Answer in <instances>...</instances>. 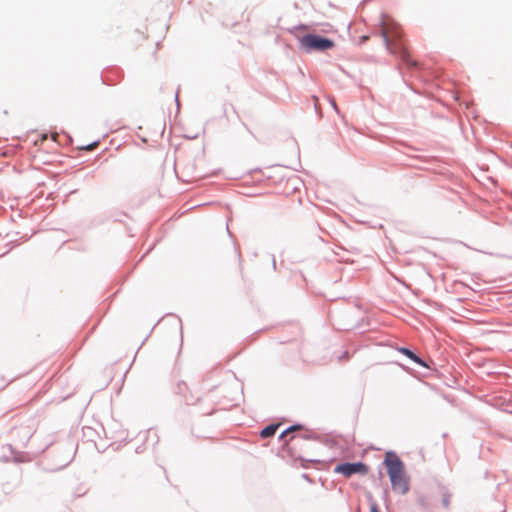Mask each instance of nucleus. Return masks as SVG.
Returning <instances> with one entry per match:
<instances>
[{"mask_svg": "<svg viewBox=\"0 0 512 512\" xmlns=\"http://www.w3.org/2000/svg\"><path fill=\"white\" fill-rule=\"evenodd\" d=\"M334 471L336 473L342 474L345 477H350L354 474H366L368 472V468L365 464L358 463H343L339 464L335 467Z\"/></svg>", "mask_w": 512, "mask_h": 512, "instance_id": "6", "label": "nucleus"}, {"mask_svg": "<svg viewBox=\"0 0 512 512\" xmlns=\"http://www.w3.org/2000/svg\"><path fill=\"white\" fill-rule=\"evenodd\" d=\"M279 427V424H272V425H268L267 427H265L261 432H260V436L262 438H268V437H271L273 436L277 429Z\"/></svg>", "mask_w": 512, "mask_h": 512, "instance_id": "7", "label": "nucleus"}, {"mask_svg": "<svg viewBox=\"0 0 512 512\" xmlns=\"http://www.w3.org/2000/svg\"><path fill=\"white\" fill-rule=\"evenodd\" d=\"M443 504H444L445 507L449 506V498L447 496L444 497Z\"/></svg>", "mask_w": 512, "mask_h": 512, "instance_id": "12", "label": "nucleus"}, {"mask_svg": "<svg viewBox=\"0 0 512 512\" xmlns=\"http://www.w3.org/2000/svg\"><path fill=\"white\" fill-rule=\"evenodd\" d=\"M147 39H148V36L145 33L141 32V31H137L134 35L133 41H134L136 47L139 48L142 46V42L146 41Z\"/></svg>", "mask_w": 512, "mask_h": 512, "instance_id": "9", "label": "nucleus"}, {"mask_svg": "<svg viewBox=\"0 0 512 512\" xmlns=\"http://www.w3.org/2000/svg\"><path fill=\"white\" fill-rule=\"evenodd\" d=\"M300 47L306 52L326 51L334 47V42L328 38L307 34L299 38Z\"/></svg>", "mask_w": 512, "mask_h": 512, "instance_id": "2", "label": "nucleus"}, {"mask_svg": "<svg viewBox=\"0 0 512 512\" xmlns=\"http://www.w3.org/2000/svg\"><path fill=\"white\" fill-rule=\"evenodd\" d=\"M399 351L404 354L405 356H407L409 359H411L413 362L419 364V365H425L424 362L416 355L414 354L412 351H410L409 349L407 348H400Z\"/></svg>", "mask_w": 512, "mask_h": 512, "instance_id": "8", "label": "nucleus"}, {"mask_svg": "<svg viewBox=\"0 0 512 512\" xmlns=\"http://www.w3.org/2000/svg\"><path fill=\"white\" fill-rule=\"evenodd\" d=\"M98 146V142H94L88 146H85V147H81V149H84V150H87V151H91V150H94L96 147Z\"/></svg>", "mask_w": 512, "mask_h": 512, "instance_id": "11", "label": "nucleus"}, {"mask_svg": "<svg viewBox=\"0 0 512 512\" xmlns=\"http://www.w3.org/2000/svg\"><path fill=\"white\" fill-rule=\"evenodd\" d=\"M300 429V426L299 425H294V426H291L289 427L288 429H286L285 431H283L280 435V438H284L286 437L289 433L291 432H294L296 430H299Z\"/></svg>", "mask_w": 512, "mask_h": 512, "instance_id": "10", "label": "nucleus"}, {"mask_svg": "<svg viewBox=\"0 0 512 512\" xmlns=\"http://www.w3.org/2000/svg\"><path fill=\"white\" fill-rule=\"evenodd\" d=\"M392 54L398 55L402 62L405 63L408 67H416L417 62L411 59V55L406 47L402 38L399 39H391V46L386 47Z\"/></svg>", "mask_w": 512, "mask_h": 512, "instance_id": "5", "label": "nucleus"}, {"mask_svg": "<svg viewBox=\"0 0 512 512\" xmlns=\"http://www.w3.org/2000/svg\"><path fill=\"white\" fill-rule=\"evenodd\" d=\"M385 465L392 484L393 490L405 494L409 490L408 479L405 475L402 461L395 455L387 456Z\"/></svg>", "mask_w": 512, "mask_h": 512, "instance_id": "1", "label": "nucleus"}, {"mask_svg": "<svg viewBox=\"0 0 512 512\" xmlns=\"http://www.w3.org/2000/svg\"><path fill=\"white\" fill-rule=\"evenodd\" d=\"M381 34L386 47L391 46V39L395 40L402 37V31L398 23L386 15L381 18Z\"/></svg>", "mask_w": 512, "mask_h": 512, "instance_id": "4", "label": "nucleus"}, {"mask_svg": "<svg viewBox=\"0 0 512 512\" xmlns=\"http://www.w3.org/2000/svg\"><path fill=\"white\" fill-rule=\"evenodd\" d=\"M371 512H380V511L378 510V508H377V506H376V505H373V506L371 507Z\"/></svg>", "mask_w": 512, "mask_h": 512, "instance_id": "13", "label": "nucleus"}, {"mask_svg": "<svg viewBox=\"0 0 512 512\" xmlns=\"http://www.w3.org/2000/svg\"><path fill=\"white\" fill-rule=\"evenodd\" d=\"M381 34L386 47L391 46V39L395 40L402 37V31L398 23L386 15L381 18Z\"/></svg>", "mask_w": 512, "mask_h": 512, "instance_id": "3", "label": "nucleus"}]
</instances>
